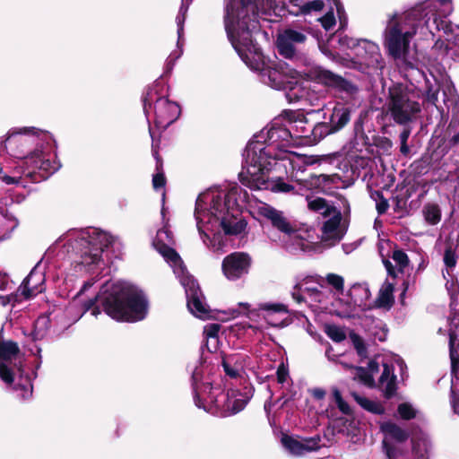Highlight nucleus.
I'll return each instance as SVG.
<instances>
[{
	"mask_svg": "<svg viewBox=\"0 0 459 459\" xmlns=\"http://www.w3.org/2000/svg\"><path fill=\"white\" fill-rule=\"evenodd\" d=\"M246 204H248L253 214L267 219L283 234L287 248L303 251L308 248V242L282 212L263 202L252 203L247 191L238 185L212 187L196 198L194 218L200 238L207 247L214 252L221 251L224 247L221 231L224 235H238L245 230L247 222L239 215Z\"/></svg>",
	"mask_w": 459,
	"mask_h": 459,
	"instance_id": "nucleus-1",
	"label": "nucleus"
},
{
	"mask_svg": "<svg viewBox=\"0 0 459 459\" xmlns=\"http://www.w3.org/2000/svg\"><path fill=\"white\" fill-rule=\"evenodd\" d=\"M276 0H225L224 25L230 41L243 60L254 71L260 73L261 81L275 90L287 91L290 103L306 97L302 74L285 63L265 60L254 42L259 30L258 11L267 13Z\"/></svg>",
	"mask_w": 459,
	"mask_h": 459,
	"instance_id": "nucleus-2",
	"label": "nucleus"
},
{
	"mask_svg": "<svg viewBox=\"0 0 459 459\" xmlns=\"http://www.w3.org/2000/svg\"><path fill=\"white\" fill-rule=\"evenodd\" d=\"M292 146L284 113L275 117L265 128L255 134L247 143L243 153V166L239 173L241 183L253 190H271L273 193H290L294 187L281 178H273V171L280 170L278 160L294 158L302 160L305 164H313L312 157H305L289 152Z\"/></svg>",
	"mask_w": 459,
	"mask_h": 459,
	"instance_id": "nucleus-3",
	"label": "nucleus"
},
{
	"mask_svg": "<svg viewBox=\"0 0 459 459\" xmlns=\"http://www.w3.org/2000/svg\"><path fill=\"white\" fill-rule=\"evenodd\" d=\"M454 11L452 0H428L403 12L389 14L383 32L384 46L396 60L408 62L410 44L433 37L436 31L446 32L450 27L445 18Z\"/></svg>",
	"mask_w": 459,
	"mask_h": 459,
	"instance_id": "nucleus-4",
	"label": "nucleus"
},
{
	"mask_svg": "<svg viewBox=\"0 0 459 459\" xmlns=\"http://www.w3.org/2000/svg\"><path fill=\"white\" fill-rule=\"evenodd\" d=\"M51 140L48 132L34 126L13 127L0 138V158L7 153L22 160L30 181L44 180L58 169L50 157Z\"/></svg>",
	"mask_w": 459,
	"mask_h": 459,
	"instance_id": "nucleus-5",
	"label": "nucleus"
},
{
	"mask_svg": "<svg viewBox=\"0 0 459 459\" xmlns=\"http://www.w3.org/2000/svg\"><path fill=\"white\" fill-rule=\"evenodd\" d=\"M95 301L103 307L107 315L117 321H140L148 311V303L143 292L121 281H107Z\"/></svg>",
	"mask_w": 459,
	"mask_h": 459,
	"instance_id": "nucleus-6",
	"label": "nucleus"
},
{
	"mask_svg": "<svg viewBox=\"0 0 459 459\" xmlns=\"http://www.w3.org/2000/svg\"><path fill=\"white\" fill-rule=\"evenodd\" d=\"M171 240L172 235L170 230L164 227L158 230L153 245L156 250L173 268L174 273L179 279L180 283L184 287L187 298V307L189 311L198 318L207 319L212 316L209 306L206 304L197 282L186 272L178 254L169 247Z\"/></svg>",
	"mask_w": 459,
	"mask_h": 459,
	"instance_id": "nucleus-7",
	"label": "nucleus"
},
{
	"mask_svg": "<svg viewBox=\"0 0 459 459\" xmlns=\"http://www.w3.org/2000/svg\"><path fill=\"white\" fill-rule=\"evenodd\" d=\"M195 403L198 408L212 414L226 417L242 411L252 396L250 388H245L241 393L237 389H230L222 393L209 384L199 385L201 369L195 368L192 374Z\"/></svg>",
	"mask_w": 459,
	"mask_h": 459,
	"instance_id": "nucleus-8",
	"label": "nucleus"
},
{
	"mask_svg": "<svg viewBox=\"0 0 459 459\" xmlns=\"http://www.w3.org/2000/svg\"><path fill=\"white\" fill-rule=\"evenodd\" d=\"M226 313L229 318L246 315L253 322L248 328L255 333H263L268 327L282 328L291 321L287 306L281 303H261L257 308L251 309L248 303L240 302L238 307L230 308Z\"/></svg>",
	"mask_w": 459,
	"mask_h": 459,
	"instance_id": "nucleus-9",
	"label": "nucleus"
},
{
	"mask_svg": "<svg viewBox=\"0 0 459 459\" xmlns=\"http://www.w3.org/2000/svg\"><path fill=\"white\" fill-rule=\"evenodd\" d=\"M354 379L368 387H378L385 398L396 394L397 377L394 361L377 357L369 361L367 368H354Z\"/></svg>",
	"mask_w": 459,
	"mask_h": 459,
	"instance_id": "nucleus-10",
	"label": "nucleus"
},
{
	"mask_svg": "<svg viewBox=\"0 0 459 459\" xmlns=\"http://www.w3.org/2000/svg\"><path fill=\"white\" fill-rule=\"evenodd\" d=\"M291 295L298 303L309 301L318 308L336 316L338 310L342 309V298L335 297L333 290L311 276L297 281Z\"/></svg>",
	"mask_w": 459,
	"mask_h": 459,
	"instance_id": "nucleus-11",
	"label": "nucleus"
},
{
	"mask_svg": "<svg viewBox=\"0 0 459 459\" xmlns=\"http://www.w3.org/2000/svg\"><path fill=\"white\" fill-rule=\"evenodd\" d=\"M158 84L150 86L143 97V111L148 121L154 115V124L159 129H166L180 116L179 105L166 97H159Z\"/></svg>",
	"mask_w": 459,
	"mask_h": 459,
	"instance_id": "nucleus-12",
	"label": "nucleus"
},
{
	"mask_svg": "<svg viewBox=\"0 0 459 459\" xmlns=\"http://www.w3.org/2000/svg\"><path fill=\"white\" fill-rule=\"evenodd\" d=\"M307 207L325 219L322 227V240L329 246L339 242L346 231L344 224L342 223L341 212L321 197L307 198Z\"/></svg>",
	"mask_w": 459,
	"mask_h": 459,
	"instance_id": "nucleus-13",
	"label": "nucleus"
},
{
	"mask_svg": "<svg viewBox=\"0 0 459 459\" xmlns=\"http://www.w3.org/2000/svg\"><path fill=\"white\" fill-rule=\"evenodd\" d=\"M386 113L399 125L411 122L420 112V104L402 85H394L389 89L385 102Z\"/></svg>",
	"mask_w": 459,
	"mask_h": 459,
	"instance_id": "nucleus-14",
	"label": "nucleus"
},
{
	"mask_svg": "<svg viewBox=\"0 0 459 459\" xmlns=\"http://www.w3.org/2000/svg\"><path fill=\"white\" fill-rule=\"evenodd\" d=\"M113 241L114 238L102 230H92L91 231L82 232L80 245L91 246V247H87L88 249L82 254L81 264L83 266L98 264L100 262V253Z\"/></svg>",
	"mask_w": 459,
	"mask_h": 459,
	"instance_id": "nucleus-15",
	"label": "nucleus"
},
{
	"mask_svg": "<svg viewBox=\"0 0 459 459\" xmlns=\"http://www.w3.org/2000/svg\"><path fill=\"white\" fill-rule=\"evenodd\" d=\"M19 347L10 341H0V378L6 385H11L14 381L17 371L22 377V368L18 363Z\"/></svg>",
	"mask_w": 459,
	"mask_h": 459,
	"instance_id": "nucleus-16",
	"label": "nucleus"
},
{
	"mask_svg": "<svg viewBox=\"0 0 459 459\" xmlns=\"http://www.w3.org/2000/svg\"><path fill=\"white\" fill-rule=\"evenodd\" d=\"M44 283V273L39 269V264H37L18 288L16 293L8 297V302H18L22 300V298L29 299L41 293L45 290Z\"/></svg>",
	"mask_w": 459,
	"mask_h": 459,
	"instance_id": "nucleus-17",
	"label": "nucleus"
},
{
	"mask_svg": "<svg viewBox=\"0 0 459 459\" xmlns=\"http://www.w3.org/2000/svg\"><path fill=\"white\" fill-rule=\"evenodd\" d=\"M251 265V257L244 252H234L222 261V272L230 281H236L247 274Z\"/></svg>",
	"mask_w": 459,
	"mask_h": 459,
	"instance_id": "nucleus-18",
	"label": "nucleus"
},
{
	"mask_svg": "<svg viewBox=\"0 0 459 459\" xmlns=\"http://www.w3.org/2000/svg\"><path fill=\"white\" fill-rule=\"evenodd\" d=\"M380 430L384 435L382 441L384 453L388 459L395 457V447L393 442L403 443L409 437V433L396 423L392 421H385L380 424Z\"/></svg>",
	"mask_w": 459,
	"mask_h": 459,
	"instance_id": "nucleus-19",
	"label": "nucleus"
},
{
	"mask_svg": "<svg viewBox=\"0 0 459 459\" xmlns=\"http://www.w3.org/2000/svg\"><path fill=\"white\" fill-rule=\"evenodd\" d=\"M347 298H342V309L338 310V316L351 317L353 316L356 307H361L369 298L370 292L365 284H353L347 293Z\"/></svg>",
	"mask_w": 459,
	"mask_h": 459,
	"instance_id": "nucleus-20",
	"label": "nucleus"
},
{
	"mask_svg": "<svg viewBox=\"0 0 459 459\" xmlns=\"http://www.w3.org/2000/svg\"><path fill=\"white\" fill-rule=\"evenodd\" d=\"M307 40L306 33L301 30L289 28L279 33L277 48L282 56L292 58L296 55V46Z\"/></svg>",
	"mask_w": 459,
	"mask_h": 459,
	"instance_id": "nucleus-21",
	"label": "nucleus"
},
{
	"mask_svg": "<svg viewBox=\"0 0 459 459\" xmlns=\"http://www.w3.org/2000/svg\"><path fill=\"white\" fill-rule=\"evenodd\" d=\"M289 132L291 134L292 145H302L301 143L309 138L312 125L307 124L302 115L289 111L284 112Z\"/></svg>",
	"mask_w": 459,
	"mask_h": 459,
	"instance_id": "nucleus-22",
	"label": "nucleus"
},
{
	"mask_svg": "<svg viewBox=\"0 0 459 459\" xmlns=\"http://www.w3.org/2000/svg\"><path fill=\"white\" fill-rule=\"evenodd\" d=\"M326 0H284L288 12L294 16H316L325 8Z\"/></svg>",
	"mask_w": 459,
	"mask_h": 459,
	"instance_id": "nucleus-23",
	"label": "nucleus"
},
{
	"mask_svg": "<svg viewBox=\"0 0 459 459\" xmlns=\"http://www.w3.org/2000/svg\"><path fill=\"white\" fill-rule=\"evenodd\" d=\"M356 55L360 57L366 65L371 68H382L383 57L379 46L368 39H360Z\"/></svg>",
	"mask_w": 459,
	"mask_h": 459,
	"instance_id": "nucleus-24",
	"label": "nucleus"
},
{
	"mask_svg": "<svg viewBox=\"0 0 459 459\" xmlns=\"http://www.w3.org/2000/svg\"><path fill=\"white\" fill-rule=\"evenodd\" d=\"M282 446L294 455H302L305 453L319 449L320 438L318 437L298 440L288 435L281 437Z\"/></svg>",
	"mask_w": 459,
	"mask_h": 459,
	"instance_id": "nucleus-25",
	"label": "nucleus"
},
{
	"mask_svg": "<svg viewBox=\"0 0 459 459\" xmlns=\"http://www.w3.org/2000/svg\"><path fill=\"white\" fill-rule=\"evenodd\" d=\"M310 76L313 80L326 86L335 87L344 91H350L351 88V85L341 76L323 69L322 67L313 68Z\"/></svg>",
	"mask_w": 459,
	"mask_h": 459,
	"instance_id": "nucleus-26",
	"label": "nucleus"
},
{
	"mask_svg": "<svg viewBox=\"0 0 459 459\" xmlns=\"http://www.w3.org/2000/svg\"><path fill=\"white\" fill-rule=\"evenodd\" d=\"M26 169V165L23 164V161L22 160L21 164L16 166H12L9 163L2 164L0 167V179L7 184V185H21L22 186H25V184L23 182V178H30L25 175V173L22 171Z\"/></svg>",
	"mask_w": 459,
	"mask_h": 459,
	"instance_id": "nucleus-27",
	"label": "nucleus"
},
{
	"mask_svg": "<svg viewBox=\"0 0 459 459\" xmlns=\"http://www.w3.org/2000/svg\"><path fill=\"white\" fill-rule=\"evenodd\" d=\"M359 44L360 39L350 38L347 35L340 34L338 39V47H334V49H330V48L326 44H319V48L324 55L328 56L330 59L335 60L337 49L342 52L348 49H353L356 54Z\"/></svg>",
	"mask_w": 459,
	"mask_h": 459,
	"instance_id": "nucleus-28",
	"label": "nucleus"
},
{
	"mask_svg": "<svg viewBox=\"0 0 459 459\" xmlns=\"http://www.w3.org/2000/svg\"><path fill=\"white\" fill-rule=\"evenodd\" d=\"M246 358L242 354H230L223 358L222 367L225 374L230 378L240 377L244 370Z\"/></svg>",
	"mask_w": 459,
	"mask_h": 459,
	"instance_id": "nucleus-29",
	"label": "nucleus"
},
{
	"mask_svg": "<svg viewBox=\"0 0 459 459\" xmlns=\"http://www.w3.org/2000/svg\"><path fill=\"white\" fill-rule=\"evenodd\" d=\"M350 121V110L342 104H337L333 108L327 124L332 128V132H338L343 128Z\"/></svg>",
	"mask_w": 459,
	"mask_h": 459,
	"instance_id": "nucleus-30",
	"label": "nucleus"
},
{
	"mask_svg": "<svg viewBox=\"0 0 459 459\" xmlns=\"http://www.w3.org/2000/svg\"><path fill=\"white\" fill-rule=\"evenodd\" d=\"M334 132H332V128L327 124V122L325 123H319L316 126L312 125V131H310L309 138L306 139L301 143L303 145H313L318 143L322 138L325 136L333 134Z\"/></svg>",
	"mask_w": 459,
	"mask_h": 459,
	"instance_id": "nucleus-31",
	"label": "nucleus"
},
{
	"mask_svg": "<svg viewBox=\"0 0 459 459\" xmlns=\"http://www.w3.org/2000/svg\"><path fill=\"white\" fill-rule=\"evenodd\" d=\"M352 397L354 400L366 411L375 413L383 414L385 412V407L382 403L377 401L370 400L368 398L360 396L359 394L353 393Z\"/></svg>",
	"mask_w": 459,
	"mask_h": 459,
	"instance_id": "nucleus-32",
	"label": "nucleus"
},
{
	"mask_svg": "<svg viewBox=\"0 0 459 459\" xmlns=\"http://www.w3.org/2000/svg\"><path fill=\"white\" fill-rule=\"evenodd\" d=\"M393 292H394L393 283L385 281L382 285V287L379 290L378 298L377 300L378 307H390L394 302Z\"/></svg>",
	"mask_w": 459,
	"mask_h": 459,
	"instance_id": "nucleus-33",
	"label": "nucleus"
},
{
	"mask_svg": "<svg viewBox=\"0 0 459 459\" xmlns=\"http://www.w3.org/2000/svg\"><path fill=\"white\" fill-rule=\"evenodd\" d=\"M325 281L331 287L329 289L333 290L335 297L344 298V279L342 276L335 273H328L325 276Z\"/></svg>",
	"mask_w": 459,
	"mask_h": 459,
	"instance_id": "nucleus-34",
	"label": "nucleus"
},
{
	"mask_svg": "<svg viewBox=\"0 0 459 459\" xmlns=\"http://www.w3.org/2000/svg\"><path fill=\"white\" fill-rule=\"evenodd\" d=\"M193 0H182L181 6L179 8L178 14L176 18V22L178 25V47L180 48V40L183 37V30H184V22L186 20V15L188 11V8L191 4Z\"/></svg>",
	"mask_w": 459,
	"mask_h": 459,
	"instance_id": "nucleus-35",
	"label": "nucleus"
},
{
	"mask_svg": "<svg viewBox=\"0 0 459 459\" xmlns=\"http://www.w3.org/2000/svg\"><path fill=\"white\" fill-rule=\"evenodd\" d=\"M425 221L431 225H436L440 221L441 211L437 204H428L423 208Z\"/></svg>",
	"mask_w": 459,
	"mask_h": 459,
	"instance_id": "nucleus-36",
	"label": "nucleus"
},
{
	"mask_svg": "<svg viewBox=\"0 0 459 459\" xmlns=\"http://www.w3.org/2000/svg\"><path fill=\"white\" fill-rule=\"evenodd\" d=\"M445 47V53L451 54L452 57H459V31L455 35L453 40H449L446 45L444 41L437 40L435 43V48L441 49Z\"/></svg>",
	"mask_w": 459,
	"mask_h": 459,
	"instance_id": "nucleus-37",
	"label": "nucleus"
},
{
	"mask_svg": "<svg viewBox=\"0 0 459 459\" xmlns=\"http://www.w3.org/2000/svg\"><path fill=\"white\" fill-rule=\"evenodd\" d=\"M397 412L401 419L409 420L415 419L419 413V411L413 404L406 402L398 405Z\"/></svg>",
	"mask_w": 459,
	"mask_h": 459,
	"instance_id": "nucleus-38",
	"label": "nucleus"
},
{
	"mask_svg": "<svg viewBox=\"0 0 459 459\" xmlns=\"http://www.w3.org/2000/svg\"><path fill=\"white\" fill-rule=\"evenodd\" d=\"M325 333L333 342H340L346 338L344 331L334 325H327L325 326Z\"/></svg>",
	"mask_w": 459,
	"mask_h": 459,
	"instance_id": "nucleus-39",
	"label": "nucleus"
},
{
	"mask_svg": "<svg viewBox=\"0 0 459 459\" xmlns=\"http://www.w3.org/2000/svg\"><path fill=\"white\" fill-rule=\"evenodd\" d=\"M325 30H333L336 24V19L333 11L327 12L317 19Z\"/></svg>",
	"mask_w": 459,
	"mask_h": 459,
	"instance_id": "nucleus-40",
	"label": "nucleus"
},
{
	"mask_svg": "<svg viewBox=\"0 0 459 459\" xmlns=\"http://www.w3.org/2000/svg\"><path fill=\"white\" fill-rule=\"evenodd\" d=\"M392 258L398 267V271L400 272H403V269L408 265V256L404 252L401 250L394 251L393 253Z\"/></svg>",
	"mask_w": 459,
	"mask_h": 459,
	"instance_id": "nucleus-41",
	"label": "nucleus"
},
{
	"mask_svg": "<svg viewBox=\"0 0 459 459\" xmlns=\"http://www.w3.org/2000/svg\"><path fill=\"white\" fill-rule=\"evenodd\" d=\"M333 395L339 410L344 414H351V410L349 404L342 399L340 391L337 389L333 390Z\"/></svg>",
	"mask_w": 459,
	"mask_h": 459,
	"instance_id": "nucleus-42",
	"label": "nucleus"
},
{
	"mask_svg": "<svg viewBox=\"0 0 459 459\" xmlns=\"http://www.w3.org/2000/svg\"><path fill=\"white\" fill-rule=\"evenodd\" d=\"M94 303L95 301L93 299H90L86 303H84L80 310L77 318H75V321H78V318H80L85 312L89 310H91L92 316H97L100 314V310L98 309V307H94Z\"/></svg>",
	"mask_w": 459,
	"mask_h": 459,
	"instance_id": "nucleus-43",
	"label": "nucleus"
},
{
	"mask_svg": "<svg viewBox=\"0 0 459 459\" xmlns=\"http://www.w3.org/2000/svg\"><path fill=\"white\" fill-rule=\"evenodd\" d=\"M221 325L219 324H209L204 328V338L219 337Z\"/></svg>",
	"mask_w": 459,
	"mask_h": 459,
	"instance_id": "nucleus-44",
	"label": "nucleus"
},
{
	"mask_svg": "<svg viewBox=\"0 0 459 459\" xmlns=\"http://www.w3.org/2000/svg\"><path fill=\"white\" fill-rule=\"evenodd\" d=\"M444 262L447 268L455 267L456 264V256L451 247H448L445 251Z\"/></svg>",
	"mask_w": 459,
	"mask_h": 459,
	"instance_id": "nucleus-45",
	"label": "nucleus"
},
{
	"mask_svg": "<svg viewBox=\"0 0 459 459\" xmlns=\"http://www.w3.org/2000/svg\"><path fill=\"white\" fill-rule=\"evenodd\" d=\"M351 340L355 349L358 351V354L360 357L366 356V347L364 345L362 339L359 335L353 334L351 335Z\"/></svg>",
	"mask_w": 459,
	"mask_h": 459,
	"instance_id": "nucleus-46",
	"label": "nucleus"
},
{
	"mask_svg": "<svg viewBox=\"0 0 459 459\" xmlns=\"http://www.w3.org/2000/svg\"><path fill=\"white\" fill-rule=\"evenodd\" d=\"M333 2L335 4V5H336L337 13H338V16H339L340 28L341 29H344V28H346L347 22H348L347 17L345 15L344 9L339 4V2L337 0H333Z\"/></svg>",
	"mask_w": 459,
	"mask_h": 459,
	"instance_id": "nucleus-47",
	"label": "nucleus"
},
{
	"mask_svg": "<svg viewBox=\"0 0 459 459\" xmlns=\"http://www.w3.org/2000/svg\"><path fill=\"white\" fill-rule=\"evenodd\" d=\"M165 177L161 172H157L152 178V185L155 190L162 189L165 186Z\"/></svg>",
	"mask_w": 459,
	"mask_h": 459,
	"instance_id": "nucleus-48",
	"label": "nucleus"
},
{
	"mask_svg": "<svg viewBox=\"0 0 459 459\" xmlns=\"http://www.w3.org/2000/svg\"><path fill=\"white\" fill-rule=\"evenodd\" d=\"M376 327H377L378 330L374 332V333H372V334L374 335L375 339L378 340L380 342L385 341L386 337H387V330L385 328V326L381 323L377 325Z\"/></svg>",
	"mask_w": 459,
	"mask_h": 459,
	"instance_id": "nucleus-49",
	"label": "nucleus"
},
{
	"mask_svg": "<svg viewBox=\"0 0 459 459\" xmlns=\"http://www.w3.org/2000/svg\"><path fill=\"white\" fill-rule=\"evenodd\" d=\"M207 350L215 352L219 348V337L205 338Z\"/></svg>",
	"mask_w": 459,
	"mask_h": 459,
	"instance_id": "nucleus-50",
	"label": "nucleus"
},
{
	"mask_svg": "<svg viewBox=\"0 0 459 459\" xmlns=\"http://www.w3.org/2000/svg\"><path fill=\"white\" fill-rule=\"evenodd\" d=\"M288 377V370L284 367L283 364H281L278 369H277V378L279 383H284Z\"/></svg>",
	"mask_w": 459,
	"mask_h": 459,
	"instance_id": "nucleus-51",
	"label": "nucleus"
},
{
	"mask_svg": "<svg viewBox=\"0 0 459 459\" xmlns=\"http://www.w3.org/2000/svg\"><path fill=\"white\" fill-rule=\"evenodd\" d=\"M388 206H389L388 203L385 199H382L377 203V210L378 213H380V214L385 212Z\"/></svg>",
	"mask_w": 459,
	"mask_h": 459,
	"instance_id": "nucleus-52",
	"label": "nucleus"
},
{
	"mask_svg": "<svg viewBox=\"0 0 459 459\" xmlns=\"http://www.w3.org/2000/svg\"><path fill=\"white\" fill-rule=\"evenodd\" d=\"M48 319L46 317L39 318L36 322V330L40 327L41 325L47 326ZM43 334L39 333V332H35V338H40Z\"/></svg>",
	"mask_w": 459,
	"mask_h": 459,
	"instance_id": "nucleus-53",
	"label": "nucleus"
},
{
	"mask_svg": "<svg viewBox=\"0 0 459 459\" xmlns=\"http://www.w3.org/2000/svg\"><path fill=\"white\" fill-rule=\"evenodd\" d=\"M385 267L388 273V274L395 276V272L394 266L390 261H384Z\"/></svg>",
	"mask_w": 459,
	"mask_h": 459,
	"instance_id": "nucleus-54",
	"label": "nucleus"
},
{
	"mask_svg": "<svg viewBox=\"0 0 459 459\" xmlns=\"http://www.w3.org/2000/svg\"><path fill=\"white\" fill-rule=\"evenodd\" d=\"M410 134H411L410 130H407V129L403 130V131L401 133V134H400L401 143H407L408 138H409V136H410Z\"/></svg>",
	"mask_w": 459,
	"mask_h": 459,
	"instance_id": "nucleus-55",
	"label": "nucleus"
},
{
	"mask_svg": "<svg viewBox=\"0 0 459 459\" xmlns=\"http://www.w3.org/2000/svg\"><path fill=\"white\" fill-rule=\"evenodd\" d=\"M182 55V49H179L178 51H175L170 54L169 56V63L175 62L180 56Z\"/></svg>",
	"mask_w": 459,
	"mask_h": 459,
	"instance_id": "nucleus-56",
	"label": "nucleus"
},
{
	"mask_svg": "<svg viewBox=\"0 0 459 459\" xmlns=\"http://www.w3.org/2000/svg\"><path fill=\"white\" fill-rule=\"evenodd\" d=\"M8 284V280L6 279V277L4 275H0V290H6Z\"/></svg>",
	"mask_w": 459,
	"mask_h": 459,
	"instance_id": "nucleus-57",
	"label": "nucleus"
},
{
	"mask_svg": "<svg viewBox=\"0 0 459 459\" xmlns=\"http://www.w3.org/2000/svg\"><path fill=\"white\" fill-rule=\"evenodd\" d=\"M313 394H314V396H315L316 398H317V399H322V398H324V397H325V390H323V389L317 388V389H315V390L313 391Z\"/></svg>",
	"mask_w": 459,
	"mask_h": 459,
	"instance_id": "nucleus-58",
	"label": "nucleus"
},
{
	"mask_svg": "<svg viewBox=\"0 0 459 459\" xmlns=\"http://www.w3.org/2000/svg\"><path fill=\"white\" fill-rule=\"evenodd\" d=\"M452 404L455 412H459V403L456 401L455 391L452 390Z\"/></svg>",
	"mask_w": 459,
	"mask_h": 459,
	"instance_id": "nucleus-59",
	"label": "nucleus"
},
{
	"mask_svg": "<svg viewBox=\"0 0 459 459\" xmlns=\"http://www.w3.org/2000/svg\"><path fill=\"white\" fill-rule=\"evenodd\" d=\"M412 451L415 454H419L420 452V444L414 439H411Z\"/></svg>",
	"mask_w": 459,
	"mask_h": 459,
	"instance_id": "nucleus-60",
	"label": "nucleus"
},
{
	"mask_svg": "<svg viewBox=\"0 0 459 459\" xmlns=\"http://www.w3.org/2000/svg\"><path fill=\"white\" fill-rule=\"evenodd\" d=\"M401 152L403 153L404 155L409 153V147L407 145V143H401Z\"/></svg>",
	"mask_w": 459,
	"mask_h": 459,
	"instance_id": "nucleus-61",
	"label": "nucleus"
},
{
	"mask_svg": "<svg viewBox=\"0 0 459 459\" xmlns=\"http://www.w3.org/2000/svg\"><path fill=\"white\" fill-rule=\"evenodd\" d=\"M341 365L345 368H352V367H350L348 364L344 363V362H340Z\"/></svg>",
	"mask_w": 459,
	"mask_h": 459,
	"instance_id": "nucleus-62",
	"label": "nucleus"
},
{
	"mask_svg": "<svg viewBox=\"0 0 459 459\" xmlns=\"http://www.w3.org/2000/svg\"><path fill=\"white\" fill-rule=\"evenodd\" d=\"M150 131V134H151V137L153 139L154 138V132L152 128L149 129Z\"/></svg>",
	"mask_w": 459,
	"mask_h": 459,
	"instance_id": "nucleus-63",
	"label": "nucleus"
},
{
	"mask_svg": "<svg viewBox=\"0 0 459 459\" xmlns=\"http://www.w3.org/2000/svg\"><path fill=\"white\" fill-rule=\"evenodd\" d=\"M89 286H91L90 283H85L82 290H85Z\"/></svg>",
	"mask_w": 459,
	"mask_h": 459,
	"instance_id": "nucleus-64",
	"label": "nucleus"
}]
</instances>
